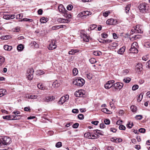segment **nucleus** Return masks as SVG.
I'll return each instance as SVG.
<instances>
[{
    "label": "nucleus",
    "instance_id": "obj_1",
    "mask_svg": "<svg viewBox=\"0 0 150 150\" xmlns=\"http://www.w3.org/2000/svg\"><path fill=\"white\" fill-rule=\"evenodd\" d=\"M11 142V139L8 137H4L0 139V146L3 147L5 145H9Z\"/></svg>",
    "mask_w": 150,
    "mask_h": 150
},
{
    "label": "nucleus",
    "instance_id": "obj_2",
    "mask_svg": "<svg viewBox=\"0 0 150 150\" xmlns=\"http://www.w3.org/2000/svg\"><path fill=\"white\" fill-rule=\"evenodd\" d=\"M138 44L137 42H134L131 46V47L129 50V53H137L138 52V50L137 49V46Z\"/></svg>",
    "mask_w": 150,
    "mask_h": 150
},
{
    "label": "nucleus",
    "instance_id": "obj_3",
    "mask_svg": "<svg viewBox=\"0 0 150 150\" xmlns=\"http://www.w3.org/2000/svg\"><path fill=\"white\" fill-rule=\"evenodd\" d=\"M84 83V80L82 78L76 79L73 82L74 84L79 86H82Z\"/></svg>",
    "mask_w": 150,
    "mask_h": 150
},
{
    "label": "nucleus",
    "instance_id": "obj_4",
    "mask_svg": "<svg viewBox=\"0 0 150 150\" xmlns=\"http://www.w3.org/2000/svg\"><path fill=\"white\" fill-rule=\"evenodd\" d=\"M138 8L140 11L143 13L146 12L148 9V7L146 6L144 3L140 4L138 6Z\"/></svg>",
    "mask_w": 150,
    "mask_h": 150
},
{
    "label": "nucleus",
    "instance_id": "obj_5",
    "mask_svg": "<svg viewBox=\"0 0 150 150\" xmlns=\"http://www.w3.org/2000/svg\"><path fill=\"white\" fill-rule=\"evenodd\" d=\"M75 96L77 97H84L86 96L85 94V91L82 90H80L76 91L74 93Z\"/></svg>",
    "mask_w": 150,
    "mask_h": 150
},
{
    "label": "nucleus",
    "instance_id": "obj_6",
    "mask_svg": "<svg viewBox=\"0 0 150 150\" xmlns=\"http://www.w3.org/2000/svg\"><path fill=\"white\" fill-rule=\"evenodd\" d=\"M140 25H137L134 28V29L132 30L131 32V33L133 34V33H142L143 31L140 28Z\"/></svg>",
    "mask_w": 150,
    "mask_h": 150
},
{
    "label": "nucleus",
    "instance_id": "obj_7",
    "mask_svg": "<svg viewBox=\"0 0 150 150\" xmlns=\"http://www.w3.org/2000/svg\"><path fill=\"white\" fill-rule=\"evenodd\" d=\"M57 45H56V40L54 39H53L52 40V42L49 45L48 48L49 50H51L55 49Z\"/></svg>",
    "mask_w": 150,
    "mask_h": 150
},
{
    "label": "nucleus",
    "instance_id": "obj_8",
    "mask_svg": "<svg viewBox=\"0 0 150 150\" xmlns=\"http://www.w3.org/2000/svg\"><path fill=\"white\" fill-rule=\"evenodd\" d=\"M69 99V96L68 95H66L62 97L59 101V103L61 105L63 104L65 102L68 100Z\"/></svg>",
    "mask_w": 150,
    "mask_h": 150
},
{
    "label": "nucleus",
    "instance_id": "obj_9",
    "mask_svg": "<svg viewBox=\"0 0 150 150\" xmlns=\"http://www.w3.org/2000/svg\"><path fill=\"white\" fill-rule=\"evenodd\" d=\"M115 81L113 80L108 81L106 84L105 85V87L106 89H109L111 88L114 85Z\"/></svg>",
    "mask_w": 150,
    "mask_h": 150
},
{
    "label": "nucleus",
    "instance_id": "obj_10",
    "mask_svg": "<svg viewBox=\"0 0 150 150\" xmlns=\"http://www.w3.org/2000/svg\"><path fill=\"white\" fill-rule=\"evenodd\" d=\"M99 41L104 44L112 42V40L108 39L107 38H98V39Z\"/></svg>",
    "mask_w": 150,
    "mask_h": 150
},
{
    "label": "nucleus",
    "instance_id": "obj_11",
    "mask_svg": "<svg viewBox=\"0 0 150 150\" xmlns=\"http://www.w3.org/2000/svg\"><path fill=\"white\" fill-rule=\"evenodd\" d=\"M123 84L121 82H117L115 83L114 87L115 89L120 90L123 87Z\"/></svg>",
    "mask_w": 150,
    "mask_h": 150
},
{
    "label": "nucleus",
    "instance_id": "obj_12",
    "mask_svg": "<svg viewBox=\"0 0 150 150\" xmlns=\"http://www.w3.org/2000/svg\"><path fill=\"white\" fill-rule=\"evenodd\" d=\"M143 66L141 63H138L135 66V69L136 71L139 73L142 70Z\"/></svg>",
    "mask_w": 150,
    "mask_h": 150
},
{
    "label": "nucleus",
    "instance_id": "obj_13",
    "mask_svg": "<svg viewBox=\"0 0 150 150\" xmlns=\"http://www.w3.org/2000/svg\"><path fill=\"white\" fill-rule=\"evenodd\" d=\"M117 21L114 19L111 18L109 19L106 21V23L109 25H115L117 23Z\"/></svg>",
    "mask_w": 150,
    "mask_h": 150
},
{
    "label": "nucleus",
    "instance_id": "obj_14",
    "mask_svg": "<svg viewBox=\"0 0 150 150\" xmlns=\"http://www.w3.org/2000/svg\"><path fill=\"white\" fill-rule=\"evenodd\" d=\"M58 8L60 12L64 14L65 13L66 11H67L64 7L63 5L62 4L58 6Z\"/></svg>",
    "mask_w": 150,
    "mask_h": 150
},
{
    "label": "nucleus",
    "instance_id": "obj_15",
    "mask_svg": "<svg viewBox=\"0 0 150 150\" xmlns=\"http://www.w3.org/2000/svg\"><path fill=\"white\" fill-rule=\"evenodd\" d=\"M57 21L58 22L60 23H67L70 21L69 20L61 18H58Z\"/></svg>",
    "mask_w": 150,
    "mask_h": 150
},
{
    "label": "nucleus",
    "instance_id": "obj_16",
    "mask_svg": "<svg viewBox=\"0 0 150 150\" xmlns=\"http://www.w3.org/2000/svg\"><path fill=\"white\" fill-rule=\"evenodd\" d=\"M64 16L68 18H70L72 17L71 13L67 11H66L65 13H64Z\"/></svg>",
    "mask_w": 150,
    "mask_h": 150
},
{
    "label": "nucleus",
    "instance_id": "obj_17",
    "mask_svg": "<svg viewBox=\"0 0 150 150\" xmlns=\"http://www.w3.org/2000/svg\"><path fill=\"white\" fill-rule=\"evenodd\" d=\"M6 90L5 89H0V97L6 94Z\"/></svg>",
    "mask_w": 150,
    "mask_h": 150
},
{
    "label": "nucleus",
    "instance_id": "obj_18",
    "mask_svg": "<svg viewBox=\"0 0 150 150\" xmlns=\"http://www.w3.org/2000/svg\"><path fill=\"white\" fill-rule=\"evenodd\" d=\"M24 48V46L21 44L18 45L17 46V49L18 51H22Z\"/></svg>",
    "mask_w": 150,
    "mask_h": 150
},
{
    "label": "nucleus",
    "instance_id": "obj_19",
    "mask_svg": "<svg viewBox=\"0 0 150 150\" xmlns=\"http://www.w3.org/2000/svg\"><path fill=\"white\" fill-rule=\"evenodd\" d=\"M79 52V50H71V51L69 52V54L73 55L75 53Z\"/></svg>",
    "mask_w": 150,
    "mask_h": 150
},
{
    "label": "nucleus",
    "instance_id": "obj_20",
    "mask_svg": "<svg viewBox=\"0 0 150 150\" xmlns=\"http://www.w3.org/2000/svg\"><path fill=\"white\" fill-rule=\"evenodd\" d=\"M4 49L5 50L9 51L11 50L12 48V47L11 46H8L7 45H4Z\"/></svg>",
    "mask_w": 150,
    "mask_h": 150
},
{
    "label": "nucleus",
    "instance_id": "obj_21",
    "mask_svg": "<svg viewBox=\"0 0 150 150\" xmlns=\"http://www.w3.org/2000/svg\"><path fill=\"white\" fill-rule=\"evenodd\" d=\"M125 47H122L119 49L118 51V53L120 54H122L125 51Z\"/></svg>",
    "mask_w": 150,
    "mask_h": 150
},
{
    "label": "nucleus",
    "instance_id": "obj_22",
    "mask_svg": "<svg viewBox=\"0 0 150 150\" xmlns=\"http://www.w3.org/2000/svg\"><path fill=\"white\" fill-rule=\"evenodd\" d=\"M48 21V19L47 18L42 17L40 19V22L42 23H45Z\"/></svg>",
    "mask_w": 150,
    "mask_h": 150
},
{
    "label": "nucleus",
    "instance_id": "obj_23",
    "mask_svg": "<svg viewBox=\"0 0 150 150\" xmlns=\"http://www.w3.org/2000/svg\"><path fill=\"white\" fill-rule=\"evenodd\" d=\"M21 117L20 115L12 116V120H19L21 119Z\"/></svg>",
    "mask_w": 150,
    "mask_h": 150
},
{
    "label": "nucleus",
    "instance_id": "obj_24",
    "mask_svg": "<svg viewBox=\"0 0 150 150\" xmlns=\"http://www.w3.org/2000/svg\"><path fill=\"white\" fill-rule=\"evenodd\" d=\"M53 99V96H50V97H47L45 100L46 102H49L51 101Z\"/></svg>",
    "mask_w": 150,
    "mask_h": 150
},
{
    "label": "nucleus",
    "instance_id": "obj_25",
    "mask_svg": "<svg viewBox=\"0 0 150 150\" xmlns=\"http://www.w3.org/2000/svg\"><path fill=\"white\" fill-rule=\"evenodd\" d=\"M102 111L108 114H110L111 112L108 109L106 108H103L101 110Z\"/></svg>",
    "mask_w": 150,
    "mask_h": 150
},
{
    "label": "nucleus",
    "instance_id": "obj_26",
    "mask_svg": "<svg viewBox=\"0 0 150 150\" xmlns=\"http://www.w3.org/2000/svg\"><path fill=\"white\" fill-rule=\"evenodd\" d=\"M31 46H34L35 48H38L39 47V45L37 44L35 42L33 41L31 42Z\"/></svg>",
    "mask_w": 150,
    "mask_h": 150
},
{
    "label": "nucleus",
    "instance_id": "obj_27",
    "mask_svg": "<svg viewBox=\"0 0 150 150\" xmlns=\"http://www.w3.org/2000/svg\"><path fill=\"white\" fill-rule=\"evenodd\" d=\"M3 118L7 120H12V116L10 115H6L3 116Z\"/></svg>",
    "mask_w": 150,
    "mask_h": 150
},
{
    "label": "nucleus",
    "instance_id": "obj_28",
    "mask_svg": "<svg viewBox=\"0 0 150 150\" xmlns=\"http://www.w3.org/2000/svg\"><path fill=\"white\" fill-rule=\"evenodd\" d=\"M130 6V4H128L127 5L126 7L125 8V10L126 13H128L129 12V8Z\"/></svg>",
    "mask_w": 150,
    "mask_h": 150
},
{
    "label": "nucleus",
    "instance_id": "obj_29",
    "mask_svg": "<svg viewBox=\"0 0 150 150\" xmlns=\"http://www.w3.org/2000/svg\"><path fill=\"white\" fill-rule=\"evenodd\" d=\"M143 94L142 93H141L140 94L137 98V100L138 102H140L142 100L143 98Z\"/></svg>",
    "mask_w": 150,
    "mask_h": 150
},
{
    "label": "nucleus",
    "instance_id": "obj_30",
    "mask_svg": "<svg viewBox=\"0 0 150 150\" xmlns=\"http://www.w3.org/2000/svg\"><path fill=\"white\" fill-rule=\"evenodd\" d=\"M59 85V83H58L57 81L54 82L52 84V86L54 87H58Z\"/></svg>",
    "mask_w": 150,
    "mask_h": 150
},
{
    "label": "nucleus",
    "instance_id": "obj_31",
    "mask_svg": "<svg viewBox=\"0 0 150 150\" xmlns=\"http://www.w3.org/2000/svg\"><path fill=\"white\" fill-rule=\"evenodd\" d=\"M91 134L90 132L86 133L84 134V137H86L89 139H91Z\"/></svg>",
    "mask_w": 150,
    "mask_h": 150
},
{
    "label": "nucleus",
    "instance_id": "obj_32",
    "mask_svg": "<svg viewBox=\"0 0 150 150\" xmlns=\"http://www.w3.org/2000/svg\"><path fill=\"white\" fill-rule=\"evenodd\" d=\"M5 61V58L1 56H0V66H1Z\"/></svg>",
    "mask_w": 150,
    "mask_h": 150
},
{
    "label": "nucleus",
    "instance_id": "obj_33",
    "mask_svg": "<svg viewBox=\"0 0 150 150\" xmlns=\"http://www.w3.org/2000/svg\"><path fill=\"white\" fill-rule=\"evenodd\" d=\"M27 78L29 80H31L33 77V75L30 74L29 73H27L26 74Z\"/></svg>",
    "mask_w": 150,
    "mask_h": 150
},
{
    "label": "nucleus",
    "instance_id": "obj_34",
    "mask_svg": "<svg viewBox=\"0 0 150 150\" xmlns=\"http://www.w3.org/2000/svg\"><path fill=\"white\" fill-rule=\"evenodd\" d=\"M97 27V25L95 24H93L91 25L89 27V29H88V30H93L95 29Z\"/></svg>",
    "mask_w": 150,
    "mask_h": 150
},
{
    "label": "nucleus",
    "instance_id": "obj_35",
    "mask_svg": "<svg viewBox=\"0 0 150 150\" xmlns=\"http://www.w3.org/2000/svg\"><path fill=\"white\" fill-rule=\"evenodd\" d=\"M130 109L133 112H136L137 111V107L135 106L132 105L130 107Z\"/></svg>",
    "mask_w": 150,
    "mask_h": 150
},
{
    "label": "nucleus",
    "instance_id": "obj_36",
    "mask_svg": "<svg viewBox=\"0 0 150 150\" xmlns=\"http://www.w3.org/2000/svg\"><path fill=\"white\" fill-rule=\"evenodd\" d=\"M90 62L92 64H94L97 62L96 60L94 58H92L89 59Z\"/></svg>",
    "mask_w": 150,
    "mask_h": 150
},
{
    "label": "nucleus",
    "instance_id": "obj_37",
    "mask_svg": "<svg viewBox=\"0 0 150 150\" xmlns=\"http://www.w3.org/2000/svg\"><path fill=\"white\" fill-rule=\"evenodd\" d=\"M72 72L74 76H76L78 73V70L76 68L73 69Z\"/></svg>",
    "mask_w": 150,
    "mask_h": 150
},
{
    "label": "nucleus",
    "instance_id": "obj_38",
    "mask_svg": "<svg viewBox=\"0 0 150 150\" xmlns=\"http://www.w3.org/2000/svg\"><path fill=\"white\" fill-rule=\"evenodd\" d=\"M20 30V28L18 26L12 29V31L14 32H18Z\"/></svg>",
    "mask_w": 150,
    "mask_h": 150
},
{
    "label": "nucleus",
    "instance_id": "obj_39",
    "mask_svg": "<svg viewBox=\"0 0 150 150\" xmlns=\"http://www.w3.org/2000/svg\"><path fill=\"white\" fill-rule=\"evenodd\" d=\"M123 81L126 83H128L131 81V79L129 77H127L125 78L123 80Z\"/></svg>",
    "mask_w": 150,
    "mask_h": 150
},
{
    "label": "nucleus",
    "instance_id": "obj_40",
    "mask_svg": "<svg viewBox=\"0 0 150 150\" xmlns=\"http://www.w3.org/2000/svg\"><path fill=\"white\" fill-rule=\"evenodd\" d=\"M101 54V52L100 51H95L93 52V54L96 56H99Z\"/></svg>",
    "mask_w": 150,
    "mask_h": 150
},
{
    "label": "nucleus",
    "instance_id": "obj_41",
    "mask_svg": "<svg viewBox=\"0 0 150 150\" xmlns=\"http://www.w3.org/2000/svg\"><path fill=\"white\" fill-rule=\"evenodd\" d=\"M80 36L81 38H89L88 36H87V35L85 34L83 32H82L80 35Z\"/></svg>",
    "mask_w": 150,
    "mask_h": 150
},
{
    "label": "nucleus",
    "instance_id": "obj_42",
    "mask_svg": "<svg viewBox=\"0 0 150 150\" xmlns=\"http://www.w3.org/2000/svg\"><path fill=\"white\" fill-rule=\"evenodd\" d=\"M110 12L109 11H106L105 12L103 13V16L105 17H107L108 16L109 14L110 13Z\"/></svg>",
    "mask_w": 150,
    "mask_h": 150
},
{
    "label": "nucleus",
    "instance_id": "obj_43",
    "mask_svg": "<svg viewBox=\"0 0 150 150\" xmlns=\"http://www.w3.org/2000/svg\"><path fill=\"white\" fill-rule=\"evenodd\" d=\"M62 144L61 142H58L56 144L55 146L57 148H59L62 146Z\"/></svg>",
    "mask_w": 150,
    "mask_h": 150
},
{
    "label": "nucleus",
    "instance_id": "obj_44",
    "mask_svg": "<svg viewBox=\"0 0 150 150\" xmlns=\"http://www.w3.org/2000/svg\"><path fill=\"white\" fill-rule=\"evenodd\" d=\"M139 88V86L137 85H134L132 87V90L133 91H135L137 89Z\"/></svg>",
    "mask_w": 150,
    "mask_h": 150
},
{
    "label": "nucleus",
    "instance_id": "obj_45",
    "mask_svg": "<svg viewBox=\"0 0 150 150\" xmlns=\"http://www.w3.org/2000/svg\"><path fill=\"white\" fill-rule=\"evenodd\" d=\"M37 96L35 95H33L29 96L28 98L31 99H34L37 98Z\"/></svg>",
    "mask_w": 150,
    "mask_h": 150
},
{
    "label": "nucleus",
    "instance_id": "obj_46",
    "mask_svg": "<svg viewBox=\"0 0 150 150\" xmlns=\"http://www.w3.org/2000/svg\"><path fill=\"white\" fill-rule=\"evenodd\" d=\"M38 88L41 89H43L44 88V86L43 85L40 83H39L38 85Z\"/></svg>",
    "mask_w": 150,
    "mask_h": 150
},
{
    "label": "nucleus",
    "instance_id": "obj_47",
    "mask_svg": "<svg viewBox=\"0 0 150 150\" xmlns=\"http://www.w3.org/2000/svg\"><path fill=\"white\" fill-rule=\"evenodd\" d=\"M38 74L40 75H43L45 74V72L42 70H39L37 71Z\"/></svg>",
    "mask_w": 150,
    "mask_h": 150
},
{
    "label": "nucleus",
    "instance_id": "obj_48",
    "mask_svg": "<svg viewBox=\"0 0 150 150\" xmlns=\"http://www.w3.org/2000/svg\"><path fill=\"white\" fill-rule=\"evenodd\" d=\"M78 118L80 120H82L83 119L84 117L83 115L82 114H79L78 116Z\"/></svg>",
    "mask_w": 150,
    "mask_h": 150
},
{
    "label": "nucleus",
    "instance_id": "obj_49",
    "mask_svg": "<svg viewBox=\"0 0 150 150\" xmlns=\"http://www.w3.org/2000/svg\"><path fill=\"white\" fill-rule=\"evenodd\" d=\"M94 132H95L96 133H97L101 135H103V134L102 132H100V131L98 130V129H96L95 130H94Z\"/></svg>",
    "mask_w": 150,
    "mask_h": 150
},
{
    "label": "nucleus",
    "instance_id": "obj_50",
    "mask_svg": "<svg viewBox=\"0 0 150 150\" xmlns=\"http://www.w3.org/2000/svg\"><path fill=\"white\" fill-rule=\"evenodd\" d=\"M135 118L137 120H141L142 118V115H137L135 117Z\"/></svg>",
    "mask_w": 150,
    "mask_h": 150
},
{
    "label": "nucleus",
    "instance_id": "obj_51",
    "mask_svg": "<svg viewBox=\"0 0 150 150\" xmlns=\"http://www.w3.org/2000/svg\"><path fill=\"white\" fill-rule=\"evenodd\" d=\"M73 6L71 4L67 6V9L68 10H71Z\"/></svg>",
    "mask_w": 150,
    "mask_h": 150
},
{
    "label": "nucleus",
    "instance_id": "obj_52",
    "mask_svg": "<svg viewBox=\"0 0 150 150\" xmlns=\"http://www.w3.org/2000/svg\"><path fill=\"white\" fill-rule=\"evenodd\" d=\"M144 46L147 48H149L150 47V42H147L145 43Z\"/></svg>",
    "mask_w": 150,
    "mask_h": 150
},
{
    "label": "nucleus",
    "instance_id": "obj_53",
    "mask_svg": "<svg viewBox=\"0 0 150 150\" xmlns=\"http://www.w3.org/2000/svg\"><path fill=\"white\" fill-rule=\"evenodd\" d=\"M119 129L120 130H125L126 129V127L124 125H121L119 127Z\"/></svg>",
    "mask_w": 150,
    "mask_h": 150
},
{
    "label": "nucleus",
    "instance_id": "obj_54",
    "mask_svg": "<svg viewBox=\"0 0 150 150\" xmlns=\"http://www.w3.org/2000/svg\"><path fill=\"white\" fill-rule=\"evenodd\" d=\"M87 78L89 79H91L92 78V75L91 74L89 73L86 75Z\"/></svg>",
    "mask_w": 150,
    "mask_h": 150
},
{
    "label": "nucleus",
    "instance_id": "obj_55",
    "mask_svg": "<svg viewBox=\"0 0 150 150\" xmlns=\"http://www.w3.org/2000/svg\"><path fill=\"white\" fill-rule=\"evenodd\" d=\"M146 130L145 129L143 128H141L139 130V132L141 133H144L145 132Z\"/></svg>",
    "mask_w": 150,
    "mask_h": 150
},
{
    "label": "nucleus",
    "instance_id": "obj_56",
    "mask_svg": "<svg viewBox=\"0 0 150 150\" xmlns=\"http://www.w3.org/2000/svg\"><path fill=\"white\" fill-rule=\"evenodd\" d=\"M34 72V71L33 69H29V71H28V72L27 73H29L30 74L33 75Z\"/></svg>",
    "mask_w": 150,
    "mask_h": 150
},
{
    "label": "nucleus",
    "instance_id": "obj_57",
    "mask_svg": "<svg viewBox=\"0 0 150 150\" xmlns=\"http://www.w3.org/2000/svg\"><path fill=\"white\" fill-rule=\"evenodd\" d=\"M79 125L78 123H75L73 125L72 127L74 128H76L79 127Z\"/></svg>",
    "mask_w": 150,
    "mask_h": 150
},
{
    "label": "nucleus",
    "instance_id": "obj_58",
    "mask_svg": "<svg viewBox=\"0 0 150 150\" xmlns=\"http://www.w3.org/2000/svg\"><path fill=\"white\" fill-rule=\"evenodd\" d=\"M23 17V16L21 14H19L16 15V18L17 19H21Z\"/></svg>",
    "mask_w": 150,
    "mask_h": 150
},
{
    "label": "nucleus",
    "instance_id": "obj_59",
    "mask_svg": "<svg viewBox=\"0 0 150 150\" xmlns=\"http://www.w3.org/2000/svg\"><path fill=\"white\" fill-rule=\"evenodd\" d=\"M105 124L106 125H109L110 124V120L108 119H105L104 120Z\"/></svg>",
    "mask_w": 150,
    "mask_h": 150
},
{
    "label": "nucleus",
    "instance_id": "obj_60",
    "mask_svg": "<svg viewBox=\"0 0 150 150\" xmlns=\"http://www.w3.org/2000/svg\"><path fill=\"white\" fill-rule=\"evenodd\" d=\"M72 112L74 113H77L79 112V110L78 109H75L72 110Z\"/></svg>",
    "mask_w": 150,
    "mask_h": 150
},
{
    "label": "nucleus",
    "instance_id": "obj_61",
    "mask_svg": "<svg viewBox=\"0 0 150 150\" xmlns=\"http://www.w3.org/2000/svg\"><path fill=\"white\" fill-rule=\"evenodd\" d=\"M108 150H113L114 147L112 146H108L107 147Z\"/></svg>",
    "mask_w": 150,
    "mask_h": 150
},
{
    "label": "nucleus",
    "instance_id": "obj_62",
    "mask_svg": "<svg viewBox=\"0 0 150 150\" xmlns=\"http://www.w3.org/2000/svg\"><path fill=\"white\" fill-rule=\"evenodd\" d=\"M59 25H56L53 26L52 27V29L53 30H56L57 29H58L59 28Z\"/></svg>",
    "mask_w": 150,
    "mask_h": 150
},
{
    "label": "nucleus",
    "instance_id": "obj_63",
    "mask_svg": "<svg viewBox=\"0 0 150 150\" xmlns=\"http://www.w3.org/2000/svg\"><path fill=\"white\" fill-rule=\"evenodd\" d=\"M129 72V70L128 69H126L123 70V74L124 75H126Z\"/></svg>",
    "mask_w": 150,
    "mask_h": 150
},
{
    "label": "nucleus",
    "instance_id": "obj_64",
    "mask_svg": "<svg viewBox=\"0 0 150 150\" xmlns=\"http://www.w3.org/2000/svg\"><path fill=\"white\" fill-rule=\"evenodd\" d=\"M146 67L150 69V60L148 61L146 64Z\"/></svg>",
    "mask_w": 150,
    "mask_h": 150
}]
</instances>
